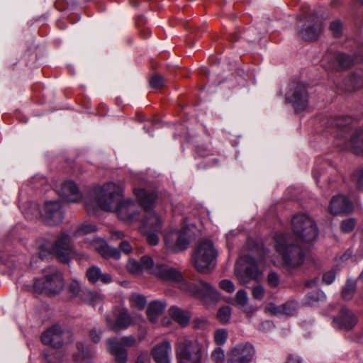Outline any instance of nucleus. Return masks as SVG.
<instances>
[{"instance_id": "nucleus-1", "label": "nucleus", "mask_w": 363, "mask_h": 363, "mask_svg": "<svg viewBox=\"0 0 363 363\" xmlns=\"http://www.w3.org/2000/svg\"><path fill=\"white\" fill-rule=\"evenodd\" d=\"M126 267L132 274H139L143 269H146L162 280L182 282L186 285L185 289L189 290L199 298L213 301H217L220 298V294L211 285L202 280H198L196 283L188 282L179 270L164 263L157 262L155 264L152 259L148 255L143 256L140 262L129 259Z\"/></svg>"}, {"instance_id": "nucleus-2", "label": "nucleus", "mask_w": 363, "mask_h": 363, "mask_svg": "<svg viewBox=\"0 0 363 363\" xmlns=\"http://www.w3.org/2000/svg\"><path fill=\"white\" fill-rule=\"evenodd\" d=\"M123 189L121 186L107 182L94 188L92 196L95 204L105 211H115L118 218L124 223H132L140 220V203L130 199H121Z\"/></svg>"}, {"instance_id": "nucleus-3", "label": "nucleus", "mask_w": 363, "mask_h": 363, "mask_svg": "<svg viewBox=\"0 0 363 363\" xmlns=\"http://www.w3.org/2000/svg\"><path fill=\"white\" fill-rule=\"evenodd\" d=\"M352 121V118L347 116H338L327 118L324 121L327 131L335 130L333 133L340 140H342V143H338L342 149H350L357 155L363 156V130H359L351 135L349 141L347 140L348 128Z\"/></svg>"}, {"instance_id": "nucleus-4", "label": "nucleus", "mask_w": 363, "mask_h": 363, "mask_svg": "<svg viewBox=\"0 0 363 363\" xmlns=\"http://www.w3.org/2000/svg\"><path fill=\"white\" fill-rule=\"evenodd\" d=\"M134 194L140 203V207L144 210V216L140 218L142 233H148L150 230L161 232L164 218L160 215L152 210L157 199L155 191H146L143 189H135Z\"/></svg>"}, {"instance_id": "nucleus-5", "label": "nucleus", "mask_w": 363, "mask_h": 363, "mask_svg": "<svg viewBox=\"0 0 363 363\" xmlns=\"http://www.w3.org/2000/svg\"><path fill=\"white\" fill-rule=\"evenodd\" d=\"M38 255L41 259H45L51 255H55L60 262L67 263L74 253L70 236L62 233L55 240L54 244L40 238L35 242Z\"/></svg>"}, {"instance_id": "nucleus-6", "label": "nucleus", "mask_w": 363, "mask_h": 363, "mask_svg": "<svg viewBox=\"0 0 363 363\" xmlns=\"http://www.w3.org/2000/svg\"><path fill=\"white\" fill-rule=\"evenodd\" d=\"M275 248L283 263L289 267L302 264L306 256L305 250L299 243H294L289 235H281L276 239Z\"/></svg>"}, {"instance_id": "nucleus-7", "label": "nucleus", "mask_w": 363, "mask_h": 363, "mask_svg": "<svg viewBox=\"0 0 363 363\" xmlns=\"http://www.w3.org/2000/svg\"><path fill=\"white\" fill-rule=\"evenodd\" d=\"M203 347L198 339L181 335L176 343V356L178 363H201Z\"/></svg>"}, {"instance_id": "nucleus-8", "label": "nucleus", "mask_w": 363, "mask_h": 363, "mask_svg": "<svg viewBox=\"0 0 363 363\" xmlns=\"http://www.w3.org/2000/svg\"><path fill=\"white\" fill-rule=\"evenodd\" d=\"M292 230L297 242L311 243L318 235V230L313 219L307 214L299 213L291 219Z\"/></svg>"}, {"instance_id": "nucleus-9", "label": "nucleus", "mask_w": 363, "mask_h": 363, "mask_svg": "<svg viewBox=\"0 0 363 363\" xmlns=\"http://www.w3.org/2000/svg\"><path fill=\"white\" fill-rule=\"evenodd\" d=\"M43 277L36 279L33 284V290L37 294L47 295L57 294L64 286L63 279L60 272L55 267H49L43 270Z\"/></svg>"}, {"instance_id": "nucleus-10", "label": "nucleus", "mask_w": 363, "mask_h": 363, "mask_svg": "<svg viewBox=\"0 0 363 363\" xmlns=\"http://www.w3.org/2000/svg\"><path fill=\"white\" fill-rule=\"evenodd\" d=\"M217 252L212 241H202L194 253V264L196 269L201 273H207L216 264Z\"/></svg>"}, {"instance_id": "nucleus-11", "label": "nucleus", "mask_w": 363, "mask_h": 363, "mask_svg": "<svg viewBox=\"0 0 363 363\" xmlns=\"http://www.w3.org/2000/svg\"><path fill=\"white\" fill-rule=\"evenodd\" d=\"M235 273L240 284L246 285L252 279H257L260 272L257 262L250 256L240 257L235 266Z\"/></svg>"}, {"instance_id": "nucleus-12", "label": "nucleus", "mask_w": 363, "mask_h": 363, "mask_svg": "<svg viewBox=\"0 0 363 363\" xmlns=\"http://www.w3.org/2000/svg\"><path fill=\"white\" fill-rule=\"evenodd\" d=\"M41 340L45 345L58 348L71 342L73 337L71 332L63 330L60 325H55L42 334Z\"/></svg>"}, {"instance_id": "nucleus-13", "label": "nucleus", "mask_w": 363, "mask_h": 363, "mask_svg": "<svg viewBox=\"0 0 363 363\" xmlns=\"http://www.w3.org/2000/svg\"><path fill=\"white\" fill-rule=\"evenodd\" d=\"M322 30V22L315 13H311L298 24V35L305 40H313L318 38Z\"/></svg>"}, {"instance_id": "nucleus-14", "label": "nucleus", "mask_w": 363, "mask_h": 363, "mask_svg": "<svg viewBox=\"0 0 363 363\" xmlns=\"http://www.w3.org/2000/svg\"><path fill=\"white\" fill-rule=\"evenodd\" d=\"M191 235L187 228L181 230L169 231L164 235L165 245L174 252H180L186 250L190 242Z\"/></svg>"}, {"instance_id": "nucleus-15", "label": "nucleus", "mask_w": 363, "mask_h": 363, "mask_svg": "<svg viewBox=\"0 0 363 363\" xmlns=\"http://www.w3.org/2000/svg\"><path fill=\"white\" fill-rule=\"evenodd\" d=\"M136 342L133 335L124 336L121 340L109 338L106 340L109 352L114 356L117 363H125L127 362V352L124 347H132Z\"/></svg>"}, {"instance_id": "nucleus-16", "label": "nucleus", "mask_w": 363, "mask_h": 363, "mask_svg": "<svg viewBox=\"0 0 363 363\" xmlns=\"http://www.w3.org/2000/svg\"><path fill=\"white\" fill-rule=\"evenodd\" d=\"M106 322L110 330L118 333L129 328L132 317L126 308H116L106 316Z\"/></svg>"}, {"instance_id": "nucleus-17", "label": "nucleus", "mask_w": 363, "mask_h": 363, "mask_svg": "<svg viewBox=\"0 0 363 363\" xmlns=\"http://www.w3.org/2000/svg\"><path fill=\"white\" fill-rule=\"evenodd\" d=\"M286 101L291 105L296 113L306 110L308 104L306 88L301 84H297L286 93Z\"/></svg>"}, {"instance_id": "nucleus-18", "label": "nucleus", "mask_w": 363, "mask_h": 363, "mask_svg": "<svg viewBox=\"0 0 363 363\" xmlns=\"http://www.w3.org/2000/svg\"><path fill=\"white\" fill-rule=\"evenodd\" d=\"M41 214L45 223L50 226L59 225L64 218V211L59 201H46Z\"/></svg>"}, {"instance_id": "nucleus-19", "label": "nucleus", "mask_w": 363, "mask_h": 363, "mask_svg": "<svg viewBox=\"0 0 363 363\" xmlns=\"http://www.w3.org/2000/svg\"><path fill=\"white\" fill-rule=\"evenodd\" d=\"M255 354V350L251 344L241 343L228 352L227 363H250Z\"/></svg>"}, {"instance_id": "nucleus-20", "label": "nucleus", "mask_w": 363, "mask_h": 363, "mask_svg": "<svg viewBox=\"0 0 363 363\" xmlns=\"http://www.w3.org/2000/svg\"><path fill=\"white\" fill-rule=\"evenodd\" d=\"M358 323L356 314L346 307H342L336 316L333 318L332 325L338 330L349 331Z\"/></svg>"}, {"instance_id": "nucleus-21", "label": "nucleus", "mask_w": 363, "mask_h": 363, "mask_svg": "<svg viewBox=\"0 0 363 363\" xmlns=\"http://www.w3.org/2000/svg\"><path fill=\"white\" fill-rule=\"evenodd\" d=\"M358 57L353 59L350 55L339 52L328 51L323 57V61L328 62L331 68L335 69H344L349 68L354 62H358Z\"/></svg>"}, {"instance_id": "nucleus-22", "label": "nucleus", "mask_w": 363, "mask_h": 363, "mask_svg": "<svg viewBox=\"0 0 363 363\" xmlns=\"http://www.w3.org/2000/svg\"><path fill=\"white\" fill-rule=\"evenodd\" d=\"M172 352L171 343L164 341L152 348L151 354L157 363H171Z\"/></svg>"}, {"instance_id": "nucleus-23", "label": "nucleus", "mask_w": 363, "mask_h": 363, "mask_svg": "<svg viewBox=\"0 0 363 363\" xmlns=\"http://www.w3.org/2000/svg\"><path fill=\"white\" fill-rule=\"evenodd\" d=\"M329 208L330 213L334 215L350 213L353 210V204L346 196L338 195L333 197Z\"/></svg>"}, {"instance_id": "nucleus-24", "label": "nucleus", "mask_w": 363, "mask_h": 363, "mask_svg": "<svg viewBox=\"0 0 363 363\" xmlns=\"http://www.w3.org/2000/svg\"><path fill=\"white\" fill-rule=\"evenodd\" d=\"M59 194L68 202H78L82 199V194L72 181L65 182L61 186Z\"/></svg>"}, {"instance_id": "nucleus-25", "label": "nucleus", "mask_w": 363, "mask_h": 363, "mask_svg": "<svg viewBox=\"0 0 363 363\" xmlns=\"http://www.w3.org/2000/svg\"><path fill=\"white\" fill-rule=\"evenodd\" d=\"M93 247L105 258H114L118 259L121 257L120 250L116 247H111L101 239L97 238L93 240L91 243Z\"/></svg>"}, {"instance_id": "nucleus-26", "label": "nucleus", "mask_w": 363, "mask_h": 363, "mask_svg": "<svg viewBox=\"0 0 363 363\" xmlns=\"http://www.w3.org/2000/svg\"><path fill=\"white\" fill-rule=\"evenodd\" d=\"M86 277L91 283L100 281L103 284H109L112 281L111 276L108 273H103L97 266H92L86 270Z\"/></svg>"}, {"instance_id": "nucleus-27", "label": "nucleus", "mask_w": 363, "mask_h": 363, "mask_svg": "<svg viewBox=\"0 0 363 363\" xmlns=\"http://www.w3.org/2000/svg\"><path fill=\"white\" fill-rule=\"evenodd\" d=\"M326 296L321 290L312 291L306 294L303 304L308 306H318L320 303L325 301Z\"/></svg>"}, {"instance_id": "nucleus-28", "label": "nucleus", "mask_w": 363, "mask_h": 363, "mask_svg": "<svg viewBox=\"0 0 363 363\" xmlns=\"http://www.w3.org/2000/svg\"><path fill=\"white\" fill-rule=\"evenodd\" d=\"M166 304L162 301H154L150 303L147 309V315L150 320L155 322L163 313Z\"/></svg>"}, {"instance_id": "nucleus-29", "label": "nucleus", "mask_w": 363, "mask_h": 363, "mask_svg": "<svg viewBox=\"0 0 363 363\" xmlns=\"http://www.w3.org/2000/svg\"><path fill=\"white\" fill-rule=\"evenodd\" d=\"M169 314L174 320L182 326H186L190 320L189 313L176 306H172L169 309Z\"/></svg>"}, {"instance_id": "nucleus-30", "label": "nucleus", "mask_w": 363, "mask_h": 363, "mask_svg": "<svg viewBox=\"0 0 363 363\" xmlns=\"http://www.w3.org/2000/svg\"><path fill=\"white\" fill-rule=\"evenodd\" d=\"M297 304L294 301L287 302L279 306H274V315H293L296 313Z\"/></svg>"}, {"instance_id": "nucleus-31", "label": "nucleus", "mask_w": 363, "mask_h": 363, "mask_svg": "<svg viewBox=\"0 0 363 363\" xmlns=\"http://www.w3.org/2000/svg\"><path fill=\"white\" fill-rule=\"evenodd\" d=\"M330 167V164L328 162L318 160L315 162V166L313 169L312 174L315 180L316 184H318L320 179L323 177V179H328V177H325V171L327 168Z\"/></svg>"}, {"instance_id": "nucleus-32", "label": "nucleus", "mask_w": 363, "mask_h": 363, "mask_svg": "<svg viewBox=\"0 0 363 363\" xmlns=\"http://www.w3.org/2000/svg\"><path fill=\"white\" fill-rule=\"evenodd\" d=\"M81 300L87 304H94L103 299V296L99 292L83 289L79 296Z\"/></svg>"}, {"instance_id": "nucleus-33", "label": "nucleus", "mask_w": 363, "mask_h": 363, "mask_svg": "<svg viewBox=\"0 0 363 363\" xmlns=\"http://www.w3.org/2000/svg\"><path fill=\"white\" fill-rule=\"evenodd\" d=\"M363 86V76L360 74H354L350 76L345 84V89L352 91Z\"/></svg>"}, {"instance_id": "nucleus-34", "label": "nucleus", "mask_w": 363, "mask_h": 363, "mask_svg": "<svg viewBox=\"0 0 363 363\" xmlns=\"http://www.w3.org/2000/svg\"><path fill=\"white\" fill-rule=\"evenodd\" d=\"M130 302L132 307L138 310H142L145 308L147 301L144 296L133 294L130 296Z\"/></svg>"}, {"instance_id": "nucleus-35", "label": "nucleus", "mask_w": 363, "mask_h": 363, "mask_svg": "<svg viewBox=\"0 0 363 363\" xmlns=\"http://www.w3.org/2000/svg\"><path fill=\"white\" fill-rule=\"evenodd\" d=\"M355 289V282L351 280H348L342 291V298L347 301L350 300L354 294Z\"/></svg>"}, {"instance_id": "nucleus-36", "label": "nucleus", "mask_w": 363, "mask_h": 363, "mask_svg": "<svg viewBox=\"0 0 363 363\" xmlns=\"http://www.w3.org/2000/svg\"><path fill=\"white\" fill-rule=\"evenodd\" d=\"M231 316V308L230 306H225L219 308L217 318L222 323H228Z\"/></svg>"}, {"instance_id": "nucleus-37", "label": "nucleus", "mask_w": 363, "mask_h": 363, "mask_svg": "<svg viewBox=\"0 0 363 363\" xmlns=\"http://www.w3.org/2000/svg\"><path fill=\"white\" fill-rule=\"evenodd\" d=\"M96 230V227L92 224H82L74 231L75 236H82Z\"/></svg>"}, {"instance_id": "nucleus-38", "label": "nucleus", "mask_w": 363, "mask_h": 363, "mask_svg": "<svg viewBox=\"0 0 363 363\" xmlns=\"http://www.w3.org/2000/svg\"><path fill=\"white\" fill-rule=\"evenodd\" d=\"M342 29L343 25L340 20H335L330 23V30L335 37L339 38L342 35Z\"/></svg>"}, {"instance_id": "nucleus-39", "label": "nucleus", "mask_w": 363, "mask_h": 363, "mask_svg": "<svg viewBox=\"0 0 363 363\" xmlns=\"http://www.w3.org/2000/svg\"><path fill=\"white\" fill-rule=\"evenodd\" d=\"M356 225V220L354 218L344 220L341 223V230L345 233L352 232Z\"/></svg>"}, {"instance_id": "nucleus-40", "label": "nucleus", "mask_w": 363, "mask_h": 363, "mask_svg": "<svg viewBox=\"0 0 363 363\" xmlns=\"http://www.w3.org/2000/svg\"><path fill=\"white\" fill-rule=\"evenodd\" d=\"M235 301L238 305L245 306L248 303V296L244 289L238 290L235 295Z\"/></svg>"}, {"instance_id": "nucleus-41", "label": "nucleus", "mask_w": 363, "mask_h": 363, "mask_svg": "<svg viewBox=\"0 0 363 363\" xmlns=\"http://www.w3.org/2000/svg\"><path fill=\"white\" fill-rule=\"evenodd\" d=\"M228 337V332L225 329H219L215 332L214 340L216 344L223 345Z\"/></svg>"}, {"instance_id": "nucleus-42", "label": "nucleus", "mask_w": 363, "mask_h": 363, "mask_svg": "<svg viewBox=\"0 0 363 363\" xmlns=\"http://www.w3.org/2000/svg\"><path fill=\"white\" fill-rule=\"evenodd\" d=\"M150 84L152 88L160 89L164 86V80L161 75L155 74L150 77Z\"/></svg>"}, {"instance_id": "nucleus-43", "label": "nucleus", "mask_w": 363, "mask_h": 363, "mask_svg": "<svg viewBox=\"0 0 363 363\" xmlns=\"http://www.w3.org/2000/svg\"><path fill=\"white\" fill-rule=\"evenodd\" d=\"M68 289L73 296H79L81 291L83 290L79 281L77 280L71 281L69 284Z\"/></svg>"}, {"instance_id": "nucleus-44", "label": "nucleus", "mask_w": 363, "mask_h": 363, "mask_svg": "<svg viewBox=\"0 0 363 363\" xmlns=\"http://www.w3.org/2000/svg\"><path fill=\"white\" fill-rule=\"evenodd\" d=\"M353 179L355 181L358 188L363 191V167L356 170L353 174Z\"/></svg>"}, {"instance_id": "nucleus-45", "label": "nucleus", "mask_w": 363, "mask_h": 363, "mask_svg": "<svg viewBox=\"0 0 363 363\" xmlns=\"http://www.w3.org/2000/svg\"><path fill=\"white\" fill-rule=\"evenodd\" d=\"M159 233L150 230L148 233H143L147 235V241L150 245H156L159 242Z\"/></svg>"}, {"instance_id": "nucleus-46", "label": "nucleus", "mask_w": 363, "mask_h": 363, "mask_svg": "<svg viewBox=\"0 0 363 363\" xmlns=\"http://www.w3.org/2000/svg\"><path fill=\"white\" fill-rule=\"evenodd\" d=\"M264 294L265 290L263 286L260 285H257L252 288V294L255 299L262 300L264 296Z\"/></svg>"}, {"instance_id": "nucleus-47", "label": "nucleus", "mask_w": 363, "mask_h": 363, "mask_svg": "<svg viewBox=\"0 0 363 363\" xmlns=\"http://www.w3.org/2000/svg\"><path fill=\"white\" fill-rule=\"evenodd\" d=\"M219 286L222 289L226 291L228 293H231L235 290L233 283L228 279H223L220 281Z\"/></svg>"}, {"instance_id": "nucleus-48", "label": "nucleus", "mask_w": 363, "mask_h": 363, "mask_svg": "<svg viewBox=\"0 0 363 363\" xmlns=\"http://www.w3.org/2000/svg\"><path fill=\"white\" fill-rule=\"evenodd\" d=\"M336 274L333 270L328 271L323 275L322 281L325 284H332L335 279Z\"/></svg>"}, {"instance_id": "nucleus-49", "label": "nucleus", "mask_w": 363, "mask_h": 363, "mask_svg": "<svg viewBox=\"0 0 363 363\" xmlns=\"http://www.w3.org/2000/svg\"><path fill=\"white\" fill-rule=\"evenodd\" d=\"M211 357L216 363H221L224 359V352L221 348H217L213 351Z\"/></svg>"}, {"instance_id": "nucleus-50", "label": "nucleus", "mask_w": 363, "mask_h": 363, "mask_svg": "<svg viewBox=\"0 0 363 363\" xmlns=\"http://www.w3.org/2000/svg\"><path fill=\"white\" fill-rule=\"evenodd\" d=\"M194 327L196 329L205 328L208 325V320L206 318L201 317L196 318L193 321Z\"/></svg>"}, {"instance_id": "nucleus-51", "label": "nucleus", "mask_w": 363, "mask_h": 363, "mask_svg": "<svg viewBox=\"0 0 363 363\" xmlns=\"http://www.w3.org/2000/svg\"><path fill=\"white\" fill-rule=\"evenodd\" d=\"M102 333V330H97L96 328H93L90 330L89 333L90 338L93 342L97 343L100 341Z\"/></svg>"}, {"instance_id": "nucleus-52", "label": "nucleus", "mask_w": 363, "mask_h": 363, "mask_svg": "<svg viewBox=\"0 0 363 363\" xmlns=\"http://www.w3.org/2000/svg\"><path fill=\"white\" fill-rule=\"evenodd\" d=\"M120 249L125 253H129L132 250V247L128 241L123 240L121 242Z\"/></svg>"}, {"instance_id": "nucleus-53", "label": "nucleus", "mask_w": 363, "mask_h": 363, "mask_svg": "<svg viewBox=\"0 0 363 363\" xmlns=\"http://www.w3.org/2000/svg\"><path fill=\"white\" fill-rule=\"evenodd\" d=\"M245 313L252 315L254 313L257 308L252 305H249L248 303L245 306L240 307Z\"/></svg>"}, {"instance_id": "nucleus-54", "label": "nucleus", "mask_w": 363, "mask_h": 363, "mask_svg": "<svg viewBox=\"0 0 363 363\" xmlns=\"http://www.w3.org/2000/svg\"><path fill=\"white\" fill-rule=\"evenodd\" d=\"M286 363H303L302 360L300 357L294 355V354H290L286 360Z\"/></svg>"}, {"instance_id": "nucleus-55", "label": "nucleus", "mask_w": 363, "mask_h": 363, "mask_svg": "<svg viewBox=\"0 0 363 363\" xmlns=\"http://www.w3.org/2000/svg\"><path fill=\"white\" fill-rule=\"evenodd\" d=\"M318 283V278L315 277L311 279L307 280L305 283V286L306 287H313V286H316Z\"/></svg>"}, {"instance_id": "nucleus-56", "label": "nucleus", "mask_w": 363, "mask_h": 363, "mask_svg": "<svg viewBox=\"0 0 363 363\" xmlns=\"http://www.w3.org/2000/svg\"><path fill=\"white\" fill-rule=\"evenodd\" d=\"M77 347L79 350L82 353L84 356H86L88 354L85 344L79 343Z\"/></svg>"}, {"instance_id": "nucleus-57", "label": "nucleus", "mask_w": 363, "mask_h": 363, "mask_svg": "<svg viewBox=\"0 0 363 363\" xmlns=\"http://www.w3.org/2000/svg\"><path fill=\"white\" fill-rule=\"evenodd\" d=\"M264 312L267 314L271 315L272 314V303L268 302L265 306Z\"/></svg>"}, {"instance_id": "nucleus-58", "label": "nucleus", "mask_w": 363, "mask_h": 363, "mask_svg": "<svg viewBox=\"0 0 363 363\" xmlns=\"http://www.w3.org/2000/svg\"><path fill=\"white\" fill-rule=\"evenodd\" d=\"M147 357V353L140 354L138 357L136 363H145Z\"/></svg>"}, {"instance_id": "nucleus-59", "label": "nucleus", "mask_w": 363, "mask_h": 363, "mask_svg": "<svg viewBox=\"0 0 363 363\" xmlns=\"http://www.w3.org/2000/svg\"><path fill=\"white\" fill-rule=\"evenodd\" d=\"M123 236V233L121 231H116L112 233L113 239H118Z\"/></svg>"}, {"instance_id": "nucleus-60", "label": "nucleus", "mask_w": 363, "mask_h": 363, "mask_svg": "<svg viewBox=\"0 0 363 363\" xmlns=\"http://www.w3.org/2000/svg\"><path fill=\"white\" fill-rule=\"evenodd\" d=\"M352 252L350 250L346 251V252L341 257L342 260H346L351 257Z\"/></svg>"}, {"instance_id": "nucleus-61", "label": "nucleus", "mask_w": 363, "mask_h": 363, "mask_svg": "<svg viewBox=\"0 0 363 363\" xmlns=\"http://www.w3.org/2000/svg\"><path fill=\"white\" fill-rule=\"evenodd\" d=\"M271 326V322L270 321H266L265 323H263L261 325V329L263 330L269 329Z\"/></svg>"}, {"instance_id": "nucleus-62", "label": "nucleus", "mask_w": 363, "mask_h": 363, "mask_svg": "<svg viewBox=\"0 0 363 363\" xmlns=\"http://www.w3.org/2000/svg\"><path fill=\"white\" fill-rule=\"evenodd\" d=\"M86 207L89 211V213H95V210L94 209V208H92L91 205L90 203H89L88 202L86 203Z\"/></svg>"}, {"instance_id": "nucleus-63", "label": "nucleus", "mask_w": 363, "mask_h": 363, "mask_svg": "<svg viewBox=\"0 0 363 363\" xmlns=\"http://www.w3.org/2000/svg\"><path fill=\"white\" fill-rule=\"evenodd\" d=\"M145 18L143 16H140L137 20V24L138 26H141L143 23H145Z\"/></svg>"}, {"instance_id": "nucleus-64", "label": "nucleus", "mask_w": 363, "mask_h": 363, "mask_svg": "<svg viewBox=\"0 0 363 363\" xmlns=\"http://www.w3.org/2000/svg\"><path fill=\"white\" fill-rule=\"evenodd\" d=\"M273 277H274V287L278 284V277L275 273H274Z\"/></svg>"}]
</instances>
